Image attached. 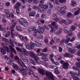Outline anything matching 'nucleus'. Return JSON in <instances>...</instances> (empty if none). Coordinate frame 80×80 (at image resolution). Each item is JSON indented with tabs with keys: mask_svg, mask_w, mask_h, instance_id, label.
Returning a JSON list of instances; mask_svg holds the SVG:
<instances>
[{
	"mask_svg": "<svg viewBox=\"0 0 80 80\" xmlns=\"http://www.w3.org/2000/svg\"><path fill=\"white\" fill-rule=\"evenodd\" d=\"M64 57H69V58L73 57V55L70 53H65L64 55Z\"/></svg>",
	"mask_w": 80,
	"mask_h": 80,
	"instance_id": "16",
	"label": "nucleus"
},
{
	"mask_svg": "<svg viewBox=\"0 0 80 80\" xmlns=\"http://www.w3.org/2000/svg\"><path fill=\"white\" fill-rule=\"evenodd\" d=\"M2 39L3 41H5V42H8V39H7V38H5L3 37L2 38Z\"/></svg>",
	"mask_w": 80,
	"mask_h": 80,
	"instance_id": "58",
	"label": "nucleus"
},
{
	"mask_svg": "<svg viewBox=\"0 0 80 80\" xmlns=\"http://www.w3.org/2000/svg\"><path fill=\"white\" fill-rule=\"evenodd\" d=\"M37 55L38 56H44L43 57H47V54H45L43 52H40L37 54Z\"/></svg>",
	"mask_w": 80,
	"mask_h": 80,
	"instance_id": "19",
	"label": "nucleus"
},
{
	"mask_svg": "<svg viewBox=\"0 0 80 80\" xmlns=\"http://www.w3.org/2000/svg\"><path fill=\"white\" fill-rule=\"evenodd\" d=\"M16 48L18 51H19V52H22V53H24L25 51H26L25 49L22 48V49H21L20 48L18 47H16Z\"/></svg>",
	"mask_w": 80,
	"mask_h": 80,
	"instance_id": "11",
	"label": "nucleus"
},
{
	"mask_svg": "<svg viewBox=\"0 0 80 80\" xmlns=\"http://www.w3.org/2000/svg\"><path fill=\"white\" fill-rule=\"evenodd\" d=\"M20 6H21V3L18 2L15 3L14 5V8L15 9L20 8Z\"/></svg>",
	"mask_w": 80,
	"mask_h": 80,
	"instance_id": "12",
	"label": "nucleus"
},
{
	"mask_svg": "<svg viewBox=\"0 0 80 80\" xmlns=\"http://www.w3.org/2000/svg\"><path fill=\"white\" fill-rule=\"evenodd\" d=\"M10 30L11 32V33L12 34V35H13V34H14V29H13V28L12 27H11L10 28Z\"/></svg>",
	"mask_w": 80,
	"mask_h": 80,
	"instance_id": "36",
	"label": "nucleus"
},
{
	"mask_svg": "<svg viewBox=\"0 0 80 80\" xmlns=\"http://www.w3.org/2000/svg\"><path fill=\"white\" fill-rule=\"evenodd\" d=\"M41 59L44 62H47V61L48 60V58L45 57H42L41 58Z\"/></svg>",
	"mask_w": 80,
	"mask_h": 80,
	"instance_id": "25",
	"label": "nucleus"
},
{
	"mask_svg": "<svg viewBox=\"0 0 80 80\" xmlns=\"http://www.w3.org/2000/svg\"><path fill=\"white\" fill-rule=\"evenodd\" d=\"M29 72H28V73L30 75H31V74H33V71L32 70H30V69H29Z\"/></svg>",
	"mask_w": 80,
	"mask_h": 80,
	"instance_id": "41",
	"label": "nucleus"
},
{
	"mask_svg": "<svg viewBox=\"0 0 80 80\" xmlns=\"http://www.w3.org/2000/svg\"><path fill=\"white\" fill-rule=\"evenodd\" d=\"M13 67L16 70H20L19 67L17 64H14L13 65Z\"/></svg>",
	"mask_w": 80,
	"mask_h": 80,
	"instance_id": "20",
	"label": "nucleus"
},
{
	"mask_svg": "<svg viewBox=\"0 0 80 80\" xmlns=\"http://www.w3.org/2000/svg\"><path fill=\"white\" fill-rule=\"evenodd\" d=\"M46 17V14L45 13H43L41 17L42 18H45Z\"/></svg>",
	"mask_w": 80,
	"mask_h": 80,
	"instance_id": "64",
	"label": "nucleus"
},
{
	"mask_svg": "<svg viewBox=\"0 0 80 80\" xmlns=\"http://www.w3.org/2000/svg\"><path fill=\"white\" fill-rule=\"evenodd\" d=\"M4 12H5L6 14L8 13L9 12V10L8 9H5L4 10Z\"/></svg>",
	"mask_w": 80,
	"mask_h": 80,
	"instance_id": "52",
	"label": "nucleus"
},
{
	"mask_svg": "<svg viewBox=\"0 0 80 80\" xmlns=\"http://www.w3.org/2000/svg\"><path fill=\"white\" fill-rule=\"evenodd\" d=\"M6 16L7 18H10V12L6 14Z\"/></svg>",
	"mask_w": 80,
	"mask_h": 80,
	"instance_id": "44",
	"label": "nucleus"
},
{
	"mask_svg": "<svg viewBox=\"0 0 80 80\" xmlns=\"http://www.w3.org/2000/svg\"><path fill=\"white\" fill-rule=\"evenodd\" d=\"M72 68L74 70H78V71H80V69L79 68L75 66L72 67Z\"/></svg>",
	"mask_w": 80,
	"mask_h": 80,
	"instance_id": "38",
	"label": "nucleus"
},
{
	"mask_svg": "<svg viewBox=\"0 0 80 80\" xmlns=\"http://www.w3.org/2000/svg\"><path fill=\"white\" fill-rule=\"evenodd\" d=\"M37 32H38V30L37 29H35L34 30V32L33 33V35L34 36V37H36L37 35Z\"/></svg>",
	"mask_w": 80,
	"mask_h": 80,
	"instance_id": "40",
	"label": "nucleus"
},
{
	"mask_svg": "<svg viewBox=\"0 0 80 80\" xmlns=\"http://www.w3.org/2000/svg\"><path fill=\"white\" fill-rule=\"evenodd\" d=\"M51 28V26H50V25H47L46 26H44V28H45V29H46V30H49L50 29V28Z\"/></svg>",
	"mask_w": 80,
	"mask_h": 80,
	"instance_id": "27",
	"label": "nucleus"
},
{
	"mask_svg": "<svg viewBox=\"0 0 80 80\" xmlns=\"http://www.w3.org/2000/svg\"><path fill=\"white\" fill-rule=\"evenodd\" d=\"M16 29L18 31H21V28L19 26H17Z\"/></svg>",
	"mask_w": 80,
	"mask_h": 80,
	"instance_id": "61",
	"label": "nucleus"
},
{
	"mask_svg": "<svg viewBox=\"0 0 80 80\" xmlns=\"http://www.w3.org/2000/svg\"><path fill=\"white\" fill-rule=\"evenodd\" d=\"M52 69L54 70H58V68L56 66H52Z\"/></svg>",
	"mask_w": 80,
	"mask_h": 80,
	"instance_id": "55",
	"label": "nucleus"
},
{
	"mask_svg": "<svg viewBox=\"0 0 80 80\" xmlns=\"http://www.w3.org/2000/svg\"><path fill=\"white\" fill-rule=\"evenodd\" d=\"M28 67H26V68H22L20 69V72L22 73V72H27Z\"/></svg>",
	"mask_w": 80,
	"mask_h": 80,
	"instance_id": "15",
	"label": "nucleus"
},
{
	"mask_svg": "<svg viewBox=\"0 0 80 80\" xmlns=\"http://www.w3.org/2000/svg\"><path fill=\"white\" fill-rule=\"evenodd\" d=\"M10 31H9L6 32L5 35H4L5 37H6V38H8L9 37L10 35Z\"/></svg>",
	"mask_w": 80,
	"mask_h": 80,
	"instance_id": "23",
	"label": "nucleus"
},
{
	"mask_svg": "<svg viewBox=\"0 0 80 80\" xmlns=\"http://www.w3.org/2000/svg\"><path fill=\"white\" fill-rule=\"evenodd\" d=\"M70 75H71L72 76H75L73 75H76L77 76H78V74H77V73H75V72H72V71H70Z\"/></svg>",
	"mask_w": 80,
	"mask_h": 80,
	"instance_id": "30",
	"label": "nucleus"
},
{
	"mask_svg": "<svg viewBox=\"0 0 80 80\" xmlns=\"http://www.w3.org/2000/svg\"><path fill=\"white\" fill-rule=\"evenodd\" d=\"M80 8H78V10L76 11L74 13V15H78L79 13H80Z\"/></svg>",
	"mask_w": 80,
	"mask_h": 80,
	"instance_id": "26",
	"label": "nucleus"
},
{
	"mask_svg": "<svg viewBox=\"0 0 80 80\" xmlns=\"http://www.w3.org/2000/svg\"><path fill=\"white\" fill-rule=\"evenodd\" d=\"M77 5V3L76 2H75L72 1L71 5L73 7H75Z\"/></svg>",
	"mask_w": 80,
	"mask_h": 80,
	"instance_id": "34",
	"label": "nucleus"
},
{
	"mask_svg": "<svg viewBox=\"0 0 80 80\" xmlns=\"http://www.w3.org/2000/svg\"><path fill=\"white\" fill-rule=\"evenodd\" d=\"M19 22L24 27H27L28 25L27 19L24 18H21L19 20Z\"/></svg>",
	"mask_w": 80,
	"mask_h": 80,
	"instance_id": "3",
	"label": "nucleus"
},
{
	"mask_svg": "<svg viewBox=\"0 0 80 80\" xmlns=\"http://www.w3.org/2000/svg\"><path fill=\"white\" fill-rule=\"evenodd\" d=\"M70 47H72V43H68L67 45V47L68 49V50H69V49H70Z\"/></svg>",
	"mask_w": 80,
	"mask_h": 80,
	"instance_id": "32",
	"label": "nucleus"
},
{
	"mask_svg": "<svg viewBox=\"0 0 80 80\" xmlns=\"http://www.w3.org/2000/svg\"><path fill=\"white\" fill-rule=\"evenodd\" d=\"M70 39H71V38H68L67 39H66L65 41H64V42L66 44H67V43H68L69 42H70Z\"/></svg>",
	"mask_w": 80,
	"mask_h": 80,
	"instance_id": "33",
	"label": "nucleus"
},
{
	"mask_svg": "<svg viewBox=\"0 0 80 80\" xmlns=\"http://www.w3.org/2000/svg\"><path fill=\"white\" fill-rule=\"evenodd\" d=\"M68 24H71V23H72V22H73V20H68Z\"/></svg>",
	"mask_w": 80,
	"mask_h": 80,
	"instance_id": "53",
	"label": "nucleus"
},
{
	"mask_svg": "<svg viewBox=\"0 0 80 80\" xmlns=\"http://www.w3.org/2000/svg\"><path fill=\"white\" fill-rule=\"evenodd\" d=\"M72 78L74 80H80V79L76 76H72Z\"/></svg>",
	"mask_w": 80,
	"mask_h": 80,
	"instance_id": "31",
	"label": "nucleus"
},
{
	"mask_svg": "<svg viewBox=\"0 0 80 80\" xmlns=\"http://www.w3.org/2000/svg\"><path fill=\"white\" fill-rule=\"evenodd\" d=\"M9 47L10 49L11 52H12V53L14 52L15 54H17V52H16V51H15V50L14 48H13L12 47V46L11 45H9Z\"/></svg>",
	"mask_w": 80,
	"mask_h": 80,
	"instance_id": "10",
	"label": "nucleus"
},
{
	"mask_svg": "<svg viewBox=\"0 0 80 80\" xmlns=\"http://www.w3.org/2000/svg\"><path fill=\"white\" fill-rule=\"evenodd\" d=\"M60 62L62 65V68L65 69V70H67L68 68V67H69L70 64L68 62H65L63 60H61Z\"/></svg>",
	"mask_w": 80,
	"mask_h": 80,
	"instance_id": "6",
	"label": "nucleus"
},
{
	"mask_svg": "<svg viewBox=\"0 0 80 80\" xmlns=\"http://www.w3.org/2000/svg\"><path fill=\"white\" fill-rule=\"evenodd\" d=\"M10 43H11V45H12V47H14V44H13V41L11 39L10 40Z\"/></svg>",
	"mask_w": 80,
	"mask_h": 80,
	"instance_id": "46",
	"label": "nucleus"
},
{
	"mask_svg": "<svg viewBox=\"0 0 80 80\" xmlns=\"http://www.w3.org/2000/svg\"><path fill=\"white\" fill-rule=\"evenodd\" d=\"M19 56H20V57H21V58H22V59L24 58L25 57V55H24L23 54H22V53H20L19 54Z\"/></svg>",
	"mask_w": 80,
	"mask_h": 80,
	"instance_id": "35",
	"label": "nucleus"
},
{
	"mask_svg": "<svg viewBox=\"0 0 80 80\" xmlns=\"http://www.w3.org/2000/svg\"><path fill=\"white\" fill-rule=\"evenodd\" d=\"M76 65L78 68H80V64L78 62H77L76 63Z\"/></svg>",
	"mask_w": 80,
	"mask_h": 80,
	"instance_id": "54",
	"label": "nucleus"
},
{
	"mask_svg": "<svg viewBox=\"0 0 80 80\" xmlns=\"http://www.w3.org/2000/svg\"><path fill=\"white\" fill-rule=\"evenodd\" d=\"M38 32L40 34H42L44 32V29H43V28L39 27L38 28Z\"/></svg>",
	"mask_w": 80,
	"mask_h": 80,
	"instance_id": "9",
	"label": "nucleus"
},
{
	"mask_svg": "<svg viewBox=\"0 0 80 80\" xmlns=\"http://www.w3.org/2000/svg\"><path fill=\"white\" fill-rule=\"evenodd\" d=\"M23 53L24 55H26L27 56H28V52L27 50L25 52Z\"/></svg>",
	"mask_w": 80,
	"mask_h": 80,
	"instance_id": "57",
	"label": "nucleus"
},
{
	"mask_svg": "<svg viewBox=\"0 0 80 80\" xmlns=\"http://www.w3.org/2000/svg\"><path fill=\"white\" fill-rule=\"evenodd\" d=\"M46 75L47 77L49 80H55L56 77L51 72H47L46 73Z\"/></svg>",
	"mask_w": 80,
	"mask_h": 80,
	"instance_id": "2",
	"label": "nucleus"
},
{
	"mask_svg": "<svg viewBox=\"0 0 80 80\" xmlns=\"http://www.w3.org/2000/svg\"><path fill=\"white\" fill-rule=\"evenodd\" d=\"M54 73H56V74H59L60 73V72L58 70H56L54 71Z\"/></svg>",
	"mask_w": 80,
	"mask_h": 80,
	"instance_id": "63",
	"label": "nucleus"
},
{
	"mask_svg": "<svg viewBox=\"0 0 80 80\" xmlns=\"http://www.w3.org/2000/svg\"><path fill=\"white\" fill-rule=\"evenodd\" d=\"M18 37H19V38H20L22 40H23V37L22 35H19Z\"/></svg>",
	"mask_w": 80,
	"mask_h": 80,
	"instance_id": "56",
	"label": "nucleus"
},
{
	"mask_svg": "<svg viewBox=\"0 0 80 80\" xmlns=\"http://www.w3.org/2000/svg\"><path fill=\"white\" fill-rule=\"evenodd\" d=\"M23 60V61L24 62H26V63H27V62H28V58H27V57L25 56L22 59Z\"/></svg>",
	"mask_w": 80,
	"mask_h": 80,
	"instance_id": "29",
	"label": "nucleus"
},
{
	"mask_svg": "<svg viewBox=\"0 0 80 80\" xmlns=\"http://www.w3.org/2000/svg\"><path fill=\"white\" fill-rule=\"evenodd\" d=\"M30 63H32V64H33V65H35V62H34V61L33 60V59H30Z\"/></svg>",
	"mask_w": 80,
	"mask_h": 80,
	"instance_id": "43",
	"label": "nucleus"
},
{
	"mask_svg": "<svg viewBox=\"0 0 80 80\" xmlns=\"http://www.w3.org/2000/svg\"><path fill=\"white\" fill-rule=\"evenodd\" d=\"M62 22L63 23H64V24H65L66 25H67V24H68V22L65 20H62Z\"/></svg>",
	"mask_w": 80,
	"mask_h": 80,
	"instance_id": "50",
	"label": "nucleus"
},
{
	"mask_svg": "<svg viewBox=\"0 0 80 80\" xmlns=\"http://www.w3.org/2000/svg\"><path fill=\"white\" fill-rule=\"evenodd\" d=\"M62 29H60L58 31L55 32V34H56V35H60V34L62 32Z\"/></svg>",
	"mask_w": 80,
	"mask_h": 80,
	"instance_id": "18",
	"label": "nucleus"
},
{
	"mask_svg": "<svg viewBox=\"0 0 80 80\" xmlns=\"http://www.w3.org/2000/svg\"><path fill=\"white\" fill-rule=\"evenodd\" d=\"M67 8L66 7L64 6L63 8H61V11L60 12L61 14H62V15H63L64 13H65V10H67Z\"/></svg>",
	"mask_w": 80,
	"mask_h": 80,
	"instance_id": "14",
	"label": "nucleus"
},
{
	"mask_svg": "<svg viewBox=\"0 0 80 80\" xmlns=\"http://www.w3.org/2000/svg\"><path fill=\"white\" fill-rule=\"evenodd\" d=\"M29 55L31 57H34V58L37 63L39 65H40V63L38 61V60H39V58L37 56V55H34V53L32 52H30L29 53Z\"/></svg>",
	"mask_w": 80,
	"mask_h": 80,
	"instance_id": "4",
	"label": "nucleus"
},
{
	"mask_svg": "<svg viewBox=\"0 0 80 80\" xmlns=\"http://www.w3.org/2000/svg\"><path fill=\"white\" fill-rule=\"evenodd\" d=\"M34 42H35V43L31 42L30 43V45L28 44H25V46L26 48L28 49V50H33L35 47H38V41H35Z\"/></svg>",
	"mask_w": 80,
	"mask_h": 80,
	"instance_id": "1",
	"label": "nucleus"
},
{
	"mask_svg": "<svg viewBox=\"0 0 80 80\" xmlns=\"http://www.w3.org/2000/svg\"><path fill=\"white\" fill-rule=\"evenodd\" d=\"M57 23L56 22H53L51 24V25L52 26H53V27H54L55 25H57Z\"/></svg>",
	"mask_w": 80,
	"mask_h": 80,
	"instance_id": "48",
	"label": "nucleus"
},
{
	"mask_svg": "<svg viewBox=\"0 0 80 80\" xmlns=\"http://www.w3.org/2000/svg\"><path fill=\"white\" fill-rule=\"evenodd\" d=\"M77 28V25L76 24L75 25H72L71 28V29L72 30V31H74L76 28Z\"/></svg>",
	"mask_w": 80,
	"mask_h": 80,
	"instance_id": "21",
	"label": "nucleus"
},
{
	"mask_svg": "<svg viewBox=\"0 0 80 80\" xmlns=\"http://www.w3.org/2000/svg\"><path fill=\"white\" fill-rule=\"evenodd\" d=\"M20 59L19 57L18 56H15L14 58V59L15 60V61H17V62Z\"/></svg>",
	"mask_w": 80,
	"mask_h": 80,
	"instance_id": "39",
	"label": "nucleus"
},
{
	"mask_svg": "<svg viewBox=\"0 0 80 80\" xmlns=\"http://www.w3.org/2000/svg\"><path fill=\"white\" fill-rule=\"evenodd\" d=\"M4 48L6 50L7 52H10V49L8 46H6Z\"/></svg>",
	"mask_w": 80,
	"mask_h": 80,
	"instance_id": "37",
	"label": "nucleus"
},
{
	"mask_svg": "<svg viewBox=\"0 0 80 80\" xmlns=\"http://www.w3.org/2000/svg\"><path fill=\"white\" fill-rule=\"evenodd\" d=\"M39 7H40V8L38 9V12H44L45 9H47L48 8V5H46L44 6L42 5V4H40L39 5Z\"/></svg>",
	"mask_w": 80,
	"mask_h": 80,
	"instance_id": "5",
	"label": "nucleus"
},
{
	"mask_svg": "<svg viewBox=\"0 0 80 80\" xmlns=\"http://www.w3.org/2000/svg\"><path fill=\"white\" fill-rule=\"evenodd\" d=\"M9 62L10 63L13 64L14 63V59H13V54L11 53L9 57Z\"/></svg>",
	"mask_w": 80,
	"mask_h": 80,
	"instance_id": "7",
	"label": "nucleus"
},
{
	"mask_svg": "<svg viewBox=\"0 0 80 80\" xmlns=\"http://www.w3.org/2000/svg\"><path fill=\"white\" fill-rule=\"evenodd\" d=\"M69 51L72 53H74L75 52V50L74 49L70 48L69 49Z\"/></svg>",
	"mask_w": 80,
	"mask_h": 80,
	"instance_id": "28",
	"label": "nucleus"
},
{
	"mask_svg": "<svg viewBox=\"0 0 80 80\" xmlns=\"http://www.w3.org/2000/svg\"><path fill=\"white\" fill-rule=\"evenodd\" d=\"M43 37V35H40L39 36V37H38V39H42Z\"/></svg>",
	"mask_w": 80,
	"mask_h": 80,
	"instance_id": "62",
	"label": "nucleus"
},
{
	"mask_svg": "<svg viewBox=\"0 0 80 80\" xmlns=\"http://www.w3.org/2000/svg\"><path fill=\"white\" fill-rule=\"evenodd\" d=\"M30 27V28H31V30H32V31H34V30H35V28H36L34 26H31Z\"/></svg>",
	"mask_w": 80,
	"mask_h": 80,
	"instance_id": "45",
	"label": "nucleus"
},
{
	"mask_svg": "<svg viewBox=\"0 0 80 80\" xmlns=\"http://www.w3.org/2000/svg\"><path fill=\"white\" fill-rule=\"evenodd\" d=\"M38 71L39 73L42 74V75H45V71L43 70V69L38 68Z\"/></svg>",
	"mask_w": 80,
	"mask_h": 80,
	"instance_id": "13",
	"label": "nucleus"
},
{
	"mask_svg": "<svg viewBox=\"0 0 80 80\" xmlns=\"http://www.w3.org/2000/svg\"><path fill=\"white\" fill-rule=\"evenodd\" d=\"M20 10L19 9V8H17L16 9V12L17 14H18V15L20 14Z\"/></svg>",
	"mask_w": 80,
	"mask_h": 80,
	"instance_id": "47",
	"label": "nucleus"
},
{
	"mask_svg": "<svg viewBox=\"0 0 80 80\" xmlns=\"http://www.w3.org/2000/svg\"><path fill=\"white\" fill-rule=\"evenodd\" d=\"M23 44L22 43H18L17 44V46L18 47H22V46H23Z\"/></svg>",
	"mask_w": 80,
	"mask_h": 80,
	"instance_id": "60",
	"label": "nucleus"
},
{
	"mask_svg": "<svg viewBox=\"0 0 80 80\" xmlns=\"http://www.w3.org/2000/svg\"><path fill=\"white\" fill-rule=\"evenodd\" d=\"M64 32L65 33H68L70 32V31L68 30V29L67 27L64 28Z\"/></svg>",
	"mask_w": 80,
	"mask_h": 80,
	"instance_id": "22",
	"label": "nucleus"
},
{
	"mask_svg": "<svg viewBox=\"0 0 80 80\" xmlns=\"http://www.w3.org/2000/svg\"><path fill=\"white\" fill-rule=\"evenodd\" d=\"M76 47L78 49H79V48H80V44H76Z\"/></svg>",
	"mask_w": 80,
	"mask_h": 80,
	"instance_id": "51",
	"label": "nucleus"
},
{
	"mask_svg": "<svg viewBox=\"0 0 80 80\" xmlns=\"http://www.w3.org/2000/svg\"><path fill=\"white\" fill-rule=\"evenodd\" d=\"M1 52L2 53V54H3L4 55L6 54V51L3 47H1Z\"/></svg>",
	"mask_w": 80,
	"mask_h": 80,
	"instance_id": "24",
	"label": "nucleus"
},
{
	"mask_svg": "<svg viewBox=\"0 0 80 80\" xmlns=\"http://www.w3.org/2000/svg\"><path fill=\"white\" fill-rule=\"evenodd\" d=\"M51 30L50 31L51 33L55 32V31L58 30V25H56L55 26H53V27H51Z\"/></svg>",
	"mask_w": 80,
	"mask_h": 80,
	"instance_id": "8",
	"label": "nucleus"
},
{
	"mask_svg": "<svg viewBox=\"0 0 80 80\" xmlns=\"http://www.w3.org/2000/svg\"><path fill=\"white\" fill-rule=\"evenodd\" d=\"M17 62L18 63H19L20 65L21 64H22V63L23 62V61H22V60L21 59H20Z\"/></svg>",
	"mask_w": 80,
	"mask_h": 80,
	"instance_id": "42",
	"label": "nucleus"
},
{
	"mask_svg": "<svg viewBox=\"0 0 80 80\" xmlns=\"http://www.w3.org/2000/svg\"><path fill=\"white\" fill-rule=\"evenodd\" d=\"M72 15V14L70 12H69L67 15V17L69 18V17H70Z\"/></svg>",
	"mask_w": 80,
	"mask_h": 80,
	"instance_id": "59",
	"label": "nucleus"
},
{
	"mask_svg": "<svg viewBox=\"0 0 80 80\" xmlns=\"http://www.w3.org/2000/svg\"><path fill=\"white\" fill-rule=\"evenodd\" d=\"M36 14V12L35 11L30 12L29 13V16L30 17H35Z\"/></svg>",
	"mask_w": 80,
	"mask_h": 80,
	"instance_id": "17",
	"label": "nucleus"
},
{
	"mask_svg": "<svg viewBox=\"0 0 80 80\" xmlns=\"http://www.w3.org/2000/svg\"><path fill=\"white\" fill-rule=\"evenodd\" d=\"M60 3H65L67 2V0H59Z\"/></svg>",
	"mask_w": 80,
	"mask_h": 80,
	"instance_id": "49",
	"label": "nucleus"
}]
</instances>
